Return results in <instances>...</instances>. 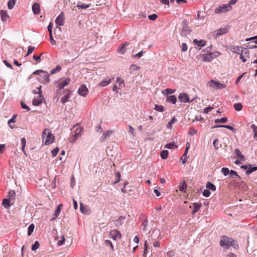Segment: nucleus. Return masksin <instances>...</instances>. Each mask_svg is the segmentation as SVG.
Here are the masks:
<instances>
[{"mask_svg":"<svg viewBox=\"0 0 257 257\" xmlns=\"http://www.w3.org/2000/svg\"><path fill=\"white\" fill-rule=\"evenodd\" d=\"M80 44V43L78 41L72 43L66 50L67 54L74 59L77 58L79 56L81 48Z\"/></svg>","mask_w":257,"mask_h":257,"instance_id":"obj_1","label":"nucleus"},{"mask_svg":"<svg viewBox=\"0 0 257 257\" xmlns=\"http://www.w3.org/2000/svg\"><path fill=\"white\" fill-rule=\"evenodd\" d=\"M42 139L45 145H49L54 142L55 137L49 129L45 128L43 132Z\"/></svg>","mask_w":257,"mask_h":257,"instance_id":"obj_2","label":"nucleus"},{"mask_svg":"<svg viewBox=\"0 0 257 257\" xmlns=\"http://www.w3.org/2000/svg\"><path fill=\"white\" fill-rule=\"evenodd\" d=\"M34 75H39L40 76V80L44 83H48L50 82L49 75L46 71L38 70L33 73Z\"/></svg>","mask_w":257,"mask_h":257,"instance_id":"obj_3","label":"nucleus"},{"mask_svg":"<svg viewBox=\"0 0 257 257\" xmlns=\"http://www.w3.org/2000/svg\"><path fill=\"white\" fill-rule=\"evenodd\" d=\"M207 85L215 89H221L225 88L226 85L224 84L221 83L219 81L214 80H211L207 82Z\"/></svg>","mask_w":257,"mask_h":257,"instance_id":"obj_4","label":"nucleus"},{"mask_svg":"<svg viewBox=\"0 0 257 257\" xmlns=\"http://www.w3.org/2000/svg\"><path fill=\"white\" fill-rule=\"evenodd\" d=\"M41 86H40L39 87H37L38 90L39 96L38 97L34 98L33 100V104L35 106H38L42 103L43 98L42 95V92L41 89Z\"/></svg>","mask_w":257,"mask_h":257,"instance_id":"obj_5","label":"nucleus"},{"mask_svg":"<svg viewBox=\"0 0 257 257\" xmlns=\"http://www.w3.org/2000/svg\"><path fill=\"white\" fill-rule=\"evenodd\" d=\"M229 29V27L226 26L224 28H221L218 30H216V31H214L213 32V35L215 37H217L219 36H221L222 35H223L224 34H226L228 32Z\"/></svg>","mask_w":257,"mask_h":257,"instance_id":"obj_6","label":"nucleus"},{"mask_svg":"<svg viewBox=\"0 0 257 257\" xmlns=\"http://www.w3.org/2000/svg\"><path fill=\"white\" fill-rule=\"evenodd\" d=\"M231 9V7L227 5H223L219 7H217L215 10V13L219 14L221 13H225Z\"/></svg>","mask_w":257,"mask_h":257,"instance_id":"obj_7","label":"nucleus"},{"mask_svg":"<svg viewBox=\"0 0 257 257\" xmlns=\"http://www.w3.org/2000/svg\"><path fill=\"white\" fill-rule=\"evenodd\" d=\"M109 234L110 237L112 238L114 240L120 239L121 237V234L120 232L116 229L111 230L109 232Z\"/></svg>","mask_w":257,"mask_h":257,"instance_id":"obj_8","label":"nucleus"},{"mask_svg":"<svg viewBox=\"0 0 257 257\" xmlns=\"http://www.w3.org/2000/svg\"><path fill=\"white\" fill-rule=\"evenodd\" d=\"M230 239L225 236H222L220 241V246H225L226 248H229L230 247Z\"/></svg>","mask_w":257,"mask_h":257,"instance_id":"obj_9","label":"nucleus"},{"mask_svg":"<svg viewBox=\"0 0 257 257\" xmlns=\"http://www.w3.org/2000/svg\"><path fill=\"white\" fill-rule=\"evenodd\" d=\"M55 23L57 25L59 26L64 25L65 23V15L63 12H61V14L57 17L55 20Z\"/></svg>","mask_w":257,"mask_h":257,"instance_id":"obj_10","label":"nucleus"},{"mask_svg":"<svg viewBox=\"0 0 257 257\" xmlns=\"http://www.w3.org/2000/svg\"><path fill=\"white\" fill-rule=\"evenodd\" d=\"M241 168L246 170V174H249L252 172L257 170V167L252 166V165H243L241 166Z\"/></svg>","mask_w":257,"mask_h":257,"instance_id":"obj_11","label":"nucleus"},{"mask_svg":"<svg viewBox=\"0 0 257 257\" xmlns=\"http://www.w3.org/2000/svg\"><path fill=\"white\" fill-rule=\"evenodd\" d=\"M242 50L243 51L239 54L240 59L243 62H245L247 61V58L249 57V52L246 48L242 49Z\"/></svg>","mask_w":257,"mask_h":257,"instance_id":"obj_12","label":"nucleus"},{"mask_svg":"<svg viewBox=\"0 0 257 257\" xmlns=\"http://www.w3.org/2000/svg\"><path fill=\"white\" fill-rule=\"evenodd\" d=\"M82 131V128L79 125H77L76 128L74 132L73 133L74 134L73 135V138L71 140L72 142H75L77 139V137L81 135Z\"/></svg>","mask_w":257,"mask_h":257,"instance_id":"obj_13","label":"nucleus"},{"mask_svg":"<svg viewBox=\"0 0 257 257\" xmlns=\"http://www.w3.org/2000/svg\"><path fill=\"white\" fill-rule=\"evenodd\" d=\"M178 99L180 101L184 103L192 101L189 100V96L186 93H181L178 96Z\"/></svg>","mask_w":257,"mask_h":257,"instance_id":"obj_14","label":"nucleus"},{"mask_svg":"<svg viewBox=\"0 0 257 257\" xmlns=\"http://www.w3.org/2000/svg\"><path fill=\"white\" fill-rule=\"evenodd\" d=\"M78 93L82 96H85L88 93V90L85 85L82 84L79 88Z\"/></svg>","mask_w":257,"mask_h":257,"instance_id":"obj_15","label":"nucleus"},{"mask_svg":"<svg viewBox=\"0 0 257 257\" xmlns=\"http://www.w3.org/2000/svg\"><path fill=\"white\" fill-rule=\"evenodd\" d=\"M215 56L213 54V53H209L207 54H204L202 55L203 60L205 62H210L214 58Z\"/></svg>","mask_w":257,"mask_h":257,"instance_id":"obj_16","label":"nucleus"},{"mask_svg":"<svg viewBox=\"0 0 257 257\" xmlns=\"http://www.w3.org/2000/svg\"><path fill=\"white\" fill-rule=\"evenodd\" d=\"M80 209L81 212L84 214H89L90 213L89 207L86 205H84L82 203H80Z\"/></svg>","mask_w":257,"mask_h":257,"instance_id":"obj_17","label":"nucleus"},{"mask_svg":"<svg viewBox=\"0 0 257 257\" xmlns=\"http://www.w3.org/2000/svg\"><path fill=\"white\" fill-rule=\"evenodd\" d=\"M63 205L62 204H60L56 208L54 213V217L52 219V220L55 219L60 214L62 208H63Z\"/></svg>","mask_w":257,"mask_h":257,"instance_id":"obj_18","label":"nucleus"},{"mask_svg":"<svg viewBox=\"0 0 257 257\" xmlns=\"http://www.w3.org/2000/svg\"><path fill=\"white\" fill-rule=\"evenodd\" d=\"M245 48H243L241 46H233L231 47L230 50L234 53H236L239 54L241 51H242V49H244Z\"/></svg>","mask_w":257,"mask_h":257,"instance_id":"obj_19","label":"nucleus"},{"mask_svg":"<svg viewBox=\"0 0 257 257\" xmlns=\"http://www.w3.org/2000/svg\"><path fill=\"white\" fill-rule=\"evenodd\" d=\"M0 16L2 21H7L9 19V16L6 11L1 10L0 11Z\"/></svg>","mask_w":257,"mask_h":257,"instance_id":"obj_20","label":"nucleus"},{"mask_svg":"<svg viewBox=\"0 0 257 257\" xmlns=\"http://www.w3.org/2000/svg\"><path fill=\"white\" fill-rule=\"evenodd\" d=\"M32 10L34 14H39L40 12V6L37 3H35L32 6Z\"/></svg>","mask_w":257,"mask_h":257,"instance_id":"obj_21","label":"nucleus"},{"mask_svg":"<svg viewBox=\"0 0 257 257\" xmlns=\"http://www.w3.org/2000/svg\"><path fill=\"white\" fill-rule=\"evenodd\" d=\"M70 83V79L68 78L65 79L64 81L60 82L57 87H58L59 89H61L63 88L65 86L68 85Z\"/></svg>","mask_w":257,"mask_h":257,"instance_id":"obj_22","label":"nucleus"},{"mask_svg":"<svg viewBox=\"0 0 257 257\" xmlns=\"http://www.w3.org/2000/svg\"><path fill=\"white\" fill-rule=\"evenodd\" d=\"M193 42L194 44H196L198 46L202 47L205 45L206 41L204 40H198L197 39H195L193 41Z\"/></svg>","mask_w":257,"mask_h":257,"instance_id":"obj_23","label":"nucleus"},{"mask_svg":"<svg viewBox=\"0 0 257 257\" xmlns=\"http://www.w3.org/2000/svg\"><path fill=\"white\" fill-rule=\"evenodd\" d=\"M112 133L113 132L112 131H109L104 132L103 133V135H102V136L100 138L101 142H103L106 140V139L107 138H109L111 136V135L112 134Z\"/></svg>","mask_w":257,"mask_h":257,"instance_id":"obj_24","label":"nucleus"},{"mask_svg":"<svg viewBox=\"0 0 257 257\" xmlns=\"http://www.w3.org/2000/svg\"><path fill=\"white\" fill-rule=\"evenodd\" d=\"M129 45L128 42H125L124 44L121 45L118 49V52L122 54H123L125 52V47Z\"/></svg>","mask_w":257,"mask_h":257,"instance_id":"obj_25","label":"nucleus"},{"mask_svg":"<svg viewBox=\"0 0 257 257\" xmlns=\"http://www.w3.org/2000/svg\"><path fill=\"white\" fill-rule=\"evenodd\" d=\"M229 173L230 174V176H232L233 178H234L236 181L238 182L240 180V176L237 175V173L235 171L233 170H231L229 171Z\"/></svg>","mask_w":257,"mask_h":257,"instance_id":"obj_26","label":"nucleus"},{"mask_svg":"<svg viewBox=\"0 0 257 257\" xmlns=\"http://www.w3.org/2000/svg\"><path fill=\"white\" fill-rule=\"evenodd\" d=\"M193 210L192 211V214H194L196 212H197L200 207H201V203H193Z\"/></svg>","mask_w":257,"mask_h":257,"instance_id":"obj_27","label":"nucleus"},{"mask_svg":"<svg viewBox=\"0 0 257 257\" xmlns=\"http://www.w3.org/2000/svg\"><path fill=\"white\" fill-rule=\"evenodd\" d=\"M235 154L237 157L239 158L240 161H244L245 158L243 155H242L241 152L238 149H235Z\"/></svg>","mask_w":257,"mask_h":257,"instance_id":"obj_28","label":"nucleus"},{"mask_svg":"<svg viewBox=\"0 0 257 257\" xmlns=\"http://www.w3.org/2000/svg\"><path fill=\"white\" fill-rule=\"evenodd\" d=\"M167 101L169 102H171L173 104H175L176 102L177 98L174 95H170L167 97Z\"/></svg>","mask_w":257,"mask_h":257,"instance_id":"obj_29","label":"nucleus"},{"mask_svg":"<svg viewBox=\"0 0 257 257\" xmlns=\"http://www.w3.org/2000/svg\"><path fill=\"white\" fill-rule=\"evenodd\" d=\"M190 33V30L187 26H185L182 28L181 35L186 36Z\"/></svg>","mask_w":257,"mask_h":257,"instance_id":"obj_30","label":"nucleus"},{"mask_svg":"<svg viewBox=\"0 0 257 257\" xmlns=\"http://www.w3.org/2000/svg\"><path fill=\"white\" fill-rule=\"evenodd\" d=\"M206 187L208 190H210L213 191L216 190V187L215 186V185L209 182H207Z\"/></svg>","mask_w":257,"mask_h":257,"instance_id":"obj_31","label":"nucleus"},{"mask_svg":"<svg viewBox=\"0 0 257 257\" xmlns=\"http://www.w3.org/2000/svg\"><path fill=\"white\" fill-rule=\"evenodd\" d=\"M111 79H109L108 80H102L101 82H100V83L98 84L99 86L101 87H104L106 85H107L108 84H109L111 82Z\"/></svg>","mask_w":257,"mask_h":257,"instance_id":"obj_32","label":"nucleus"},{"mask_svg":"<svg viewBox=\"0 0 257 257\" xmlns=\"http://www.w3.org/2000/svg\"><path fill=\"white\" fill-rule=\"evenodd\" d=\"M17 0H9L8 3V7L9 9H12L16 4Z\"/></svg>","mask_w":257,"mask_h":257,"instance_id":"obj_33","label":"nucleus"},{"mask_svg":"<svg viewBox=\"0 0 257 257\" xmlns=\"http://www.w3.org/2000/svg\"><path fill=\"white\" fill-rule=\"evenodd\" d=\"M26 144V140L25 138H23L21 139V145H22V151L24 152V153L26 155V152L25 150V147Z\"/></svg>","mask_w":257,"mask_h":257,"instance_id":"obj_34","label":"nucleus"},{"mask_svg":"<svg viewBox=\"0 0 257 257\" xmlns=\"http://www.w3.org/2000/svg\"><path fill=\"white\" fill-rule=\"evenodd\" d=\"M215 127H225V128H227V129H228L229 130L232 131L233 132H234V133L236 132V130L234 127H233L232 126H230V125H220L216 126Z\"/></svg>","mask_w":257,"mask_h":257,"instance_id":"obj_35","label":"nucleus"},{"mask_svg":"<svg viewBox=\"0 0 257 257\" xmlns=\"http://www.w3.org/2000/svg\"><path fill=\"white\" fill-rule=\"evenodd\" d=\"M155 109L156 111L163 112L165 110L164 107L161 105L156 104L155 105Z\"/></svg>","mask_w":257,"mask_h":257,"instance_id":"obj_36","label":"nucleus"},{"mask_svg":"<svg viewBox=\"0 0 257 257\" xmlns=\"http://www.w3.org/2000/svg\"><path fill=\"white\" fill-rule=\"evenodd\" d=\"M139 69L140 67L135 64H132L130 67V70L131 72L138 70Z\"/></svg>","mask_w":257,"mask_h":257,"instance_id":"obj_37","label":"nucleus"},{"mask_svg":"<svg viewBox=\"0 0 257 257\" xmlns=\"http://www.w3.org/2000/svg\"><path fill=\"white\" fill-rule=\"evenodd\" d=\"M35 226L33 224H31L29 225L28 228V235L29 236L31 235L32 232L34 231Z\"/></svg>","mask_w":257,"mask_h":257,"instance_id":"obj_38","label":"nucleus"},{"mask_svg":"<svg viewBox=\"0 0 257 257\" xmlns=\"http://www.w3.org/2000/svg\"><path fill=\"white\" fill-rule=\"evenodd\" d=\"M2 204L6 208H9V207L10 206V201L7 199H4L3 200Z\"/></svg>","mask_w":257,"mask_h":257,"instance_id":"obj_39","label":"nucleus"},{"mask_svg":"<svg viewBox=\"0 0 257 257\" xmlns=\"http://www.w3.org/2000/svg\"><path fill=\"white\" fill-rule=\"evenodd\" d=\"M234 107L236 111H240L242 108V105L241 103H236L234 105Z\"/></svg>","mask_w":257,"mask_h":257,"instance_id":"obj_40","label":"nucleus"},{"mask_svg":"<svg viewBox=\"0 0 257 257\" xmlns=\"http://www.w3.org/2000/svg\"><path fill=\"white\" fill-rule=\"evenodd\" d=\"M168 151L167 150H163L161 153V157L163 159H166L168 156Z\"/></svg>","mask_w":257,"mask_h":257,"instance_id":"obj_41","label":"nucleus"},{"mask_svg":"<svg viewBox=\"0 0 257 257\" xmlns=\"http://www.w3.org/2000/svg\"><path fill=\"white\" fill-rule=\"evenodd\" d=\"M91 4H82L81 5L78 4L77 6V7L79 9H86L87 8H88L90 7Z\"/></svg>","mask_w":257,"mask_h":257,"instance_id":"obj_42","label":"nucleus"},{"mask_svg":"<svg viewBox=\"0 0 257 257\" xmlns=\"http://www.w3.org/2000/svg\"><path fill=\"white\" fill-rule=\"evenodd\" d=\"M227 121V118L226 117H223L221 118L220 119H216L215 120V123H217L218 122L220 123H225Z\"/></svg>","mask_w":257,"mask_h":257,"instance_id":"obj_43","label":"nucleus"},{"mask_svg":"<svg viewBox=\"0 0 257 257\" xmlns=\"http://www.w3.org/2000/svg\"><path fill=\"white\" fill-rule=\"evenodd\" d=\"M40 246V243L38 241H36L34 244L32 246V250L33 251L37 249Z\"/></svg>","mask_w":257,"mask_h":257,"instance_id":"obj_44","label":"nucleus"},{"mask_svg":"<svg viewBox=\"0 0 257 257\" xmlns=\"http://www.w3.org/2000/svg\"><path fill=\"white\" fill-rule=\"evenodd\" d=\"M105 244L106 245H109L110 246V248L111 249V250L112 251H113L114 250V246L112 244V243H111V242L108 240V239H106L105 240Z\"/></svg>","mask_w":257,"mask_h":257,"instance_id":"obj_45","label":"nucleus"},{"mask_svg":"<svg viewBox=\"0 0 257 257\" xmlns=\"http://www.w3.org/2000/svg\"><path fill=\"white\" fill-rule=\"evenodd\" d=\"M69 98V93H67L65 96L62 97L61 98V102L63 103H65L67 101H68V99Z\"/></svg>","mask_w":257,"mask_h":257,"instance_id":"obj_46","label":"nucleus"},{"mask_svg":"<svg viewBox=\"0 0 257 257\" xmlns=\"http://www.w3.org/2000/svg\"><path fill=\"white\" fill-rule=\"evenodd\" d=\"M117 82L119 83V85L120 87H124L125 85L124 80L120 78L117 79Z\"/></svg>","mask_w":257,"mask_h":257,"instance_id":"obj_47","label":"nucleus"},{"mask_svg":"<svg viewBox=\"0 0 257 257\" xmlns=\"http://www.w3.org/2000/svg\"><path fill=\"white\" fill-rule=\"evenodd\" d=\"M218 143H219V141L217 139H215L213 142V144L214 147L215 148V149H218L219 147H220L221 146V145L218 146Z\"/></svg>","mask_w":257,"mask_h":257,"instance_id":"obj_48","label":"nucleus"},{"mask_svg":"<svg viewBox=\"0 0 257 257\" xmlns=\"http://www.w3.org/2000/svg\"><path fill=\"white\" fill-rule=\"evenodd\" d=\"M165 148L168 149L177 148V146L174 143H169L165 146Z\"/></svg>","mask_w":257,"mask_h":257,"instance_id":"obj_49","label":"nucleus"},{"mask_svg":"<svg viewBox=\"0 0 257 257\" xmlns=\"http://www.w3.org/2000/svg\"><path fill=\"white\" fill-rule=\"evenodd\" d=\"M115 176H116V178H117V180L116 181H115V182H114V184H117L120 181V177H121L120 173L118 172H116L115 173Z\"/></svg>","mask_w":257,"mask_h":257,"instance_id":"obj_50","label":"nucleus"},{"mask_svg":"<svg viewBox=\"0 0 257 257\" xmlns=\"http://www.w3.org/2000/svg\"><path fill=\"white\" fill-rule=\"evenodd\" d=\"M229 169L227 168H222L221 169V172L224 176L227 175L229 173Z\"/></svg>","mask_w":257,"mask_h":257,"instance_id":"obj_51","label":"nucleus"},{"mask_svg":"<svg viewBox=\"0 0 257 257\" xmlns=\"http://www.w3.org/2000/svg\"><path fill=\"white\" fill-rule=\"evenodd\" d=\"M59 152V149L57 148H56L54 149H53L51 151V153L53 157H55L57 156L58 153Z\"/></svg>","mask_w":257,"mask_h":257,"instance_id":"obj_52","label":"nucleus"},{"mask_svg":"<svg viewBox=\"0 0 257 257\" xmlns=\"http://www.w3.org/2000/svg\"><path fill=\"white\" fill-rule=\"evenodd\" d=\"M203 195L205 197H209L210 195V192L209 190L205 189L202 192Z\"/></svg>","mask_w":257,"mask_h":257,"instance_id":"obj_53","label":"nucleus"},{"mask_svg":"<svg viewBox=\"0 0 257 257\" xmlns=\"http://www.w3.org/2000/svg\"><path fill=\"white\" fill-rule=\"evenodd\" d=\"M187 187V185L185 182H183V183L180 186L179 190L181 191L184 192L186 190Z\"/></svg>","mask_w":257,"mask_h":257,"instance_id":"obj_54","label":"nucleus"},{"mask_svg":"<svg viewBox=\"0 0 257 257\" xmlns=\"http://www.w3.org/2000/svg\"><path fill=\"white\" fill-rule=\"evenodd\" d=\"M158 16L156 14H152L148 16V18L150 20L155 21L157 19Z\"/></svg>","mask_w":257,"mask_h":257,"instance_id":"obj_55","label":"nucleus"},{"mask_svg":"<svg viewBox=\"0 0 257 257\" xmlns=\"http://www.w3.org/2000/svg\"><path fill=\"white\" fill-rule=\"evenodd\" d=\"M35 50V47L32 46H29L28 47V52L26 56L29 55L30 54H31L33 51Z\"/></svg>","mask_w":257,"mask_h":257,"instance_id":"obj_56","label":"nucleus"},{"mask_svg":"<svg viewBox=\"0 0 257 257\" xmlns=\"http://www.w3.org/2000/svg\"><path fill=\"white\" fill-rule=\"evenodd\" d=\"M43 55V53H41V55L39 56H37L35 55H34L33 57V58L36 60L38 63L40 62L41 61V57Z\"/></svg>","mask_w":257,"mask_h":257,"instance_id":"obj_57","label":"nucleus"},{"mask_svg":"<svg viewBox=\"0 0 257 257\" xmlns=\"http://www.w3.org/2000/svg\"><path fill=\"white\" fill-rule=\"evenodd\" d=\"M64 241H65V237L63 235H62V237H61V240H60L57 242L58 245H59V246L62 245L64 243Z\"/></svg>","mask_w":257,"mask_h":257,"instance_id":"obj_58","label":"nucleus"},{"mask_svg":"<svg viewBox=\"0 0 257 257\" xmlns=\"http://www.w3.org/2000/svg\"><path fill=\"white\" fill-rule=\"evenodd\" d=\"M52 28L53 23H50L48 26V31H49V34H52Z\"/></svg>","mask_w":257,"mask_h":257,"instance_id":"obj_59","label":"nucleus"},{"mask_svg":"<svg viewBox=\"0 0 257 257\" xmlns=\"http://www.w3.org/2000/svg\"><path fill=\"white\" fill-rule=\"evenodd\" d=\"M188 47L186 43H182L181 45V49L182 51H186L187 50Z\"/></svg>","mask_w":257,"mask_h":257,"instance_id":"obj_60","label":"nucleus"},{"mask_svg":"<svg viewBox=\"0 0 257 257\" xmlns=\"http://www.w3.org/2000/svg\"><path fill=\"white\" fill-rule=\"evenodd\" d=\"M252 40H254V43L255 44H257V36L247 38L246 39V41H248Z\"/></svg>","mask_w":257,"mask_h":257,"instance_id":"obj_61","label":"nucleus"},{"mask_svg":"<svg viewBox=\"0 0 257 257\" xmlns=\"http://www.w3.org/2000/svg\"><path fill=\"white\" fill-rule=\"evenodd\" d=\"M236 241L233 239H232V238L230 239V246H233L234 248H236Z\"/></svg>","mask_w":257,"mask_h":257,"instance_id":"obj_62","label":"nucleus"},{"mask_svg":"<svg viewBox=\"0 0 257 257\" xmlns=\"http://www.w3.org/2000/svg\"><path fill=\"white\" fill-rule=\"evenodd\" d=\"M21 106L23 109H26L28 111H29L30 110V108L23 102H21Z\"/></svg>","mask_w":257,"mask_h":257,"instance_id":"obj_63","label":"nucleus"},{"mask_svg":"<svg viewBox=\"0 0 257 257\" xmlns=\"http://www.w3.org/2000/svg\"><path fill=\"white\" fill-rule=\"evenodd\" d=\"M251 128L252 130L253 133H257V126L252 124L251 125Z\"/></svg>","mask_w":257,"mask_h":257,"instance_id":"obj_64","label":"nucleus"}]
</instances>
